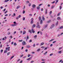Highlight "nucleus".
<instances>
[{"mask_svg":"<svg viewBox=\"0 0 63 63\" xmlns=\"http://www.w3.org/2000/svg\"><path fill=\"white\" fill-rule=\"evenodd\" d=\"M6 50H5L4 51V53H6L7 52V50H8V51H10V47H7L6 48Z\"/></svg>","mask_w":63,"mask_h":63,"instance_id":"f257e3e1","label":"nucleus"},{"mask_svg":"<svg viewBox=\"0 0 63 63\" xmlns=\"http://www.w3.org/2000/svg\"><path fill=\"white\" fill-rule=\"evenodd\" d=\"M36 27L37 28H40L41 27L40 26V25H39V22H37V23L36 24Z\"/></svg>","mask_w":63,"mask_h":63,"instance_id":"f03ea898","label":"nucleus"},{"mask_svg":"<svg viewBox=\"0 0 63 63\" xmlns=\"http://www.w3.org/2000/svg\"><path fill=\"white\" fill-rule=\"evenodd\" d=\"M54 27V24H53L51 25V26L50 27V28L51 29H52Z\"/></svg>","mask_w":63,"mask_h":63,"instance_id":"7ed1b4c3","label":"nucleus"},{"mask_svg":"<svg viewBox=\"0 0 63 63\" xmlns=\"http://www.w3.org/2000/svg\"><path fill=\"white\" fill-rule=\"evenodd\" d=\"M22 45L23 46H24L25 45H26V42L25 41H23L22 43Z\"/></svg>","mask_w":63,"mask_h":63,"instance_id":"20e7f679","label":"nucleus"},{"mask_svg":"<svg viewBox=\"0 0 63 63\" xmlns=\"http://www.w3.org/2000/svg\"><path fill=\"white\" fill-rule=\"evenodd\" d=\"M34 20V19L33 18H32L31 19V24H32L33 23V21Z\"/></svg>","mask_w":63,"mask_h":63,"instance_id":"39448f33","label":"nucleus"},{"mask_svg":"<svg viewBox=\"0 0 63 63\" xmlns=\"http://www.w3.org/2000/svg\"><path fill=\"white\" fill-rule=\"evenodd\" d=\"M36 7V5L35 4H33L32 5V7L33 8H35Z\"/></svg>","mask_w":63,"mask_h":63,"instance_id":"423d86ee","label":"nucleus"},{"mask_svg":"<svg viewBox=\"0 0 63 63\" xmlns=\"http://www.w3.org/2000/svg\"><path fill=\"white\" fill-rule=\"evenodd\" d=\"M40 9V7L38 6L37 7V9L39 10Z\"/></svg>","mask_w":63,"mask_h":63,"instance_id":"0eeeda50","label":"nucleus"},{"mask_svg":"<svg viewBox=\"0 0 63 63\" xmlns=\"http://www.w3.org/2000/svg\"><path fill=\"white\" fill-rule=\"evenodd\" d=\"M31 59H32V57H30L27 59V60H31Z\"/></svg>","mask_w":63,"mask_h":63,"instance_id":"6e6552de","label":"nucleus"},{"mask_svg":"<svg viewBox=\"0 0 63 63\" xmlns=\"http://www.w3.org/2000/svg\"><path fill=\"white\" fill-rule=\"evenodd\" d=\"M58 53H59L60 54H61L62 53V51L60 50L59 51H58Z\"/></svg>","mask_w":63,"mask_h":63,"instance_id":"1a4fd4ad","label":"nucleus"},{"mask_svg":"<svg viewBox=\"0 0 63 63\" xmlns=\"http://www.w3.org/2000/svg\"><path fill=\"white\" fill-rule=\"evenodd\" d=\"M29 39V36H28V35H27L26 40L27 41V40H28V39Z\"/></svg>","mask_w":63,"mask_h":63,"instance_id":"9d476101","label":"nucleus"},{"mask_svg":"<svg viewBox=\"0 0 63 63\" xmlns=\"http://www.w3.org/2000/svg\"><path fill=\"white\" fill-rule=\"evenodd\" d=\"M44 44H45L44 42H42L41 44L40 45L41 46H43V45H44Z\"/></svg>","mask_w":63,"mask_h":63,"instance_id":"9b49d317","label":"nucleus"},{"mask_svg":"<svg viewBox=\"0 0 63 63\" xmlns=\"http://www.w3.org/2000/svg\"><path fill=\"white\" fill-rule=\"evenodd\" d=\"M27 48H30L31 46H27L26 47Z\"/></svg>","mask_w":63,"mask_h":63,"instance_id":"f8f14e48","label":"nucleus"},{"mask_svg":"<svg viewBox=\"0 0 63 63\" xmlns=\"http://www.w3.org/2000/svg\"><path fill=\"white\" fill-rule=\"evenodd\" d=\"M57 19H58V20H61V18L60 17H58L57 18Z\"/></svg>","mask_w":63,"mask_h":63,"instance_id":"ddd939ff","label":"nucleus"},{"mask_svg":"<svg viewBox=\"0 0 63 63\" xmlns=\"http://www.w3.org/2000/svg\"><path fill=\"white\" fill-rule=\"evenodd\" d=\"M59 63L61 62L62 63H63V61H62V60H61L59 61Z\"/></svg>","mask_w":63,"mask_h":63,"instance_id":"4468645a","label":"nucleus"},{"mask_svg":"<svg viewBox=\"0 0 63 63\" xmlns=\"http://www.w3.org/2000/svg\"><path fill=\"white\" fill-rule=\"evenodd\" d=\"M29 32L30 33H32V31L30 30H29Z\"/></svg>","mask_w":63,"mask_h":63,"instance_id":"2eb2a0df","label":"nucleus"},{"mask_svg":"<svg viewBox=\"0 0 63 63\" xmlns=\"http://www.w3.org/2000/svg\"><path fill=\"white\" fill-rule=\"evenodd\" d=\"M35 26H36V24H34L33 25L32 27V28H34L35 27Z\"/></svg>","mask_w":63,"mask_h":63,"instance_id":"dca6fc26","label":"nucleus"},{"mask_svg":"<svg viewBox=\"0 0 63 63\" xmlns=\"http://www.w3.org/2000/svg\"><path fill=\"white\" fill-rule=\"evenodd\" d=\"M42 17L43 20H44L45 19V18H44V16H42Z\"/></svg>","mask_w":63,"mask_h":63,"instance_id":"f3484780","label":"nucleus"},{"mask_svg":"<svg viewBox=\"0 0 63 63\" xmlns=\"http://www.w3.org/2000/svg\"><path fill=\"white\" fill-rule=\"evenodd\" d=\"M25 33H26V31H24L23 32V34H25Z\"/></svg>","mask_w":63,"mask_h":63,"instance_id":"a211bd4d","label":"nucleus"},{"mask_svg":"<svg viewBox=\"0 0 63 63\" xmlns=\"http://www.w3.org/2000/svg\"><path fill=\"white\" fill-rule=\"evenodd\" d=\"M8 1H9V0H5L4 2H8Z\"/></svg>","mask_w":63,"mask_h":63,"instance_id":"6ab92c4d","label":"nucleus"},{"mask_svg":"<svg viewBox=\"0 0 63 63\" xmlns=\"http://www.w3.org/2000/svg\"><path fill=\"white\" fill-rule=\"evenodd\" d=\"M11 26H16V24H13L11 25Z\"/></svg>","mask_w":63,"mask_h":63,"instance_id":"aec40b11","label":"nucleus"},{"mask_svg":"<svg viewBox=\"0 0 63 63\" xmlns=\"http://www.w3.org/2000/svg\"><path fill=\"white\" fill-rule=\"evenodd\" d=\"M32 32L33 33H35V31L33 30V29H32Z\"/></svg>","mask_w":63,"mask_h":63,"instance_id":"412c9836","label":"nucleus"},{"mask_svg":"<svg viewBox=\"0 0 63 63\" xmlns=\"http://www.w3.org/2000/svg\"><path fill=\"white\" fill-rule=\"evenodd\" d=\"M40 24H42V23H43V20H41L40 21Z\"/></svg>","mask_w":63,"mask_h":63,"instance_id":"4be33fe9","label":"nucleus"},{"mask_svg":"<svg viewBox=\"0 0 63 63\" xmlns=\"http://www.w3.org/2000/svg\"><path fill=\"white\" fill-rule=\"evenodd\" d=\"M20 6H17V8H16V9H19V8H20Z\"/></svg>","mask_w":63,"mask_h":63,"instance_id":"5701e85b","label":"nucleus"},{"mask_svg":"<svg viewBox=\"0 0 63 63\" xmlns=\"http://www.w3.org/2000/svg\"><path fill=\"white\" fill-rule=\"evenodd\" d=\"M47 25H46L45 26H44V28H47Z\"/></svg>","mask_w":63,"mask_h":63,"instance_id":"b1692460","label":"nucleus"},{"mask_svg":"<svg viewBox=\"0 0 63 63\" xmlns=\"http://www.w3.org/2000/svg\"><path fill=\"white\" fill-rule=\"evenodd\" d=\"M63 28V26H62L60 27L59 29H62V28Z\"/></svg>","mask_w":63,"mask_h":63,"instance_id":"393cba45","label":"nucleus"},{"mask_svg":"<svg viewBox=\"0 0 63 63\" xmlns=\"http://www.w3.org/2000/svg\"><path fill=\"white\" fill-rule=\"evenodd\" d=\"M39 20H41V16H40L39 17Z\"/></svg>","mask_w":63,"mask_h":63,"instance_id":"a878e982","label":"nucleus"},{"mask_svg":"<svg viewBox=\"0 0 63 63\" xmlns=\"http://www.w3.org/2000/svg\"><path fill=\"white\" fill-rule=\"evenodd\" d=\"M58 21H57V23L55 24V25H56V26H57V25H58Z\"/></svg>","mask_w":63,"mask_h":63,"instance_id":"bb28decb","label":"nucleus"},{"mask_svg":"<svg viewBox=\"0 0 63 63\" xmlns=\"http://www.w3.org/2000/svg\"><path fill=\"white\" fill-rule=\"evenodd\" d=\"M10 53H11V52H9L8 53H7V55H9L10 54Z\"/></svg>","mask_w":63,"mask_h":63,"instance_id":"cd10ccee","label":"nucleus"},{"mask_svg":"<svg viewBox=\"0 0 63 63\" xmlns=\"http://www.w3.org/2000/svg\"><path fill=\"white\" fill-rule=\"evenodd\" d=\"M55 7V6L53 5L52 6V7L51 8V9H53V8Z\"/></svg>","mask_w":63,"mask_h":63,"instance_id":"c85d7f7f","label":"nucleus"},{"mask_svg":"<svg viewBox=\"0 0 63 63\" xmlns=\"http://www.w3.org/2000/svg\"><path fill=\"white\" fill-rule=\"evenodd\" d=\"M14 46H16V45H17V44H16V43L15 42L14 44Z\"/></svg>","mask_w":63,"mask_h":63,"instance_id":"c756f323","label":"nucleus"},{"mask_svg":"<svg viewBox=\"0 0 63 63\" xmlns=\"http://www.w3.org/2000/svg\"><path fill=\"white\" fill-rule=\"evenodd\" d=\"M60 12H59L57 15V16H59L60 15Z\"/></svg>","mask_w":63,"mask_h":63,"instance_id":"7c9ffc66","label":"nucleus"},{"mask_svg":"<svg viewBox=\"0 0 63 63\" xmlns=\"http://www.w3.org/2000/svg\"><path fill=\"white\" fill-rule=\"evenodd\" d=\"M8 35H10V34H11V33H10V32H8L7 33Z\"/></svg>","mask_w":63,"mask_h":63,"instance_id":"2f4dec72","label":"nucleus"},{"mask_svg":"<svg viewBox=\"0 0 63 63\" xmlns=\"http://www.w3.org/2000/svg\"><path fill=\"white\" fill-rule=\"evenodd\" d=\"M30 56H31V54H29L28 55V57H30Z\"/></svg>","mask_w":63,"mask_h":63,"instance_id":"473e14b6","label":"nucleus"},{"mask_svg":"<svg viewBox=\"0 0 63 63\" xmlns=\"http://www.w3.org/2000/svg\"><path fill=\"white\" fill-rule=\"evenodd\" d=\"M23 41V40H19V41L20 42H21Z\"/></svg>","mask_w":63,"mask_h":63,"instance_id":"72a5a7b5","label":"nucleus"},{"mask_svg":"<svg viewBox=\"0 0 63 63\" xmlns=\"http://www.w3.org/2000/svg\"><path fill=\"white\" fill-rule=\"evenodd\" d=\"M14 57V56H12L11 57L10 59H13V58Z\"/></svg>","mask_w":63,"mask_h":63,"instance_id":"f704fd0d","label":"nucleus"},{"mask_svg":"<svg viewBox=\"0 0 63 63\" xmlns=\"http://www.w3.org/2000/svg\"><path fill=\"white\" fill-rule=\"evenodd\" d=\"M62 9V6H60V10H61Z\"/></svg>","mask_w":63,"mask_h":63,"instance_id":"c9c22d12","label":"nucleus"},{"mask_svg":"<svg viewBox=\"0 0 63 63\" xmlns=\"http://www.w3.org/2000/svg\"><path fill=\"white\" fill-rule=\"evenodd\" d=\"M40 48H39L37 50V51H39L40 50Z\"/></svg>","mask_w":63,"mask_h":63,"instance_id":"e433bc0d","label":"nucleus"},{"mask_svg":"<svg viewBox=\"0 0 63 63\" xmlns=\"http://www.w3.org/2000/svg\"><path fill=\"white\" fill-rule=\"evenodd\" d=\"M58 2V0H57L55 2V4L56 5V4H57V3Z\"/></svg>","mask_w":63,"mask_h":63,"instance_id":"4c0bfd02","label":"nucleus"},{"mask_svg":"<svg viewBox=\"0 0 63 63\" xmlns=\"http://www.w3.org/2000/svg\"><path fill=\"white\" fill-rule=\"evenodd\" d=\"M3 51V49H1V53H2Z\"/></svg>","mask_w":63,"mask_h":63,"instance_id":"58836bf2","label":"nucleus"},{"mask_svg":"<svg viewBox=\"0 0 63 63\" xmlns=\"http://www.w3.org/2000/svg\"><path fill=\"white\" fill-rule=\"evenodd\" d=\"M23 55H22L20 56V58H21V57H23Z\"/></svg>","mask_w":63,"mask_h":63,"instance_id":"ea45409f","label":"nucleus"},{"mask_svg":"<svg viewBox=\"0 0 63 63\" xmlns=\"http://www.w3.org/2000/svg\"><path fill=\"white\" fill-rule=\"evenodd\" d=\"M47 51H46V52L45 53H44V55H46V54H47Z\"/></svg>","mask_w":63,"mask_h":63,"instance_id":"a19ab883","label":"nucleus"},{"mask_svg":"<svg viewBox=\"0 0 63 63\" xmlns=\"http://www.w3.org/2000/svg\"><path fill=\"white\" fill-rule=\"evenodd\" d=\"M53 40H54V39H52L51 40H50L49 41V42H51V41H53Z\"/></svg>","mask_w":63,"mask_h":63,"instance_id":"79ce46f5","label":"nucleus"},{"mask_svg":"<svg viewBox=\"0 0 63 63\" xmlns=\"http://www.w3.org/2000/svg\"><path fill=\"white\" fill-rule=\"evenodd\" d=\"M32 42V40H30L29 41V43H31V42Z\"/></svg>","mask_w":63,"mask_h":63,"instance_id":"37998d69","label":"nucleus"},{"mask_svg":"<svg viewBox=\"0 0 63 63\" xmlns=\"http://www.w3.org/2000/svg\"><path fill=\"white\" fill-rule=\"evenodd\" d=\"M25 17H24L23 18V20H25Z\"/></svg>","mask_w":63,"mask_h":63,"instance_id":"c03bdc74","label":"nucleus"},{"mask_svg":"<svg viewBox=\"0 0 63 63\" xmlns=\"http://www.w3.org/2000/svg\"><path fill=\"white\" fill-rule=\"evenodd\" d=\"M56 42V41H53V42L52 43L53 44H54V43H55Z\"/></svg>","mask_w":63,"mask_h":63,"instance_id":"a18cd8bd","label":"nucleus"},{"mask_svg":"<svg viewBox=\"0 0 63 63\" xmlns=\"http://www.w3.org/2000/svg\"><path fill=\"white\" fill-rule=\"evenodd\" d=\"M21 15H19L18 16V17L19 18H20V17H21Z\"/></svg>","mask_w":63,"mask_h":63,"instance_id":"49530a36","label":"nucleus"},{"mask_svg":"<svg viewBox=\"0 0 63 63\" xmlns=\"http://www.w3.org/2000/svg\"><path fill=\"white\" fill-rule=\"evenodd\" d=\"M62 48V47H60L59 48V50H60V49H61Z\"/></svg>","mask_w":63,"mask_h":63,"instance_id":"de8ad7c7","label":"nucleus"},{"mask_svg":"<svg viewBox=\"0 0 63 63\" xmlns=\"http://www.w3.org/2000/svg\"><path fill=\"white\" fill-rule=\"evenodd\" d=\"M41 5H43V3L39 5V6H41Z\"/></svg>","mask_w":63,"mask_h":63,"instance_id":"09e8293b","label":"nucleus"},{"mask_svg":"<svg viewBox=\"0 0 63 63\" xmlns=\"http://www.w3.org/2000/svg\"><path fill=\"white\" fill-rule=\"evenodd\" d=\"M19 17H18L17 16V17H16V19H19Z\"/></svg>","mask_w":63,"mask_h":63,"instance_id":"8fccbe9b","label":"nucleus"},{"mask_svg":"<svg viewBox=\"0 0 63 63\" xmlns=\"http://www.w3.org/2000/svg\"><path fill=\"white\" fill-rule=\"evenodd\" d=\"M26 3H29V1H26Z\"/></svg>","mask_w":63,"mask_h":63,"instance_id":"3c124183","label":"nucleus"},{"mask_svg":"<svg viewBox=\"0 0 63 63\" xmlns=\"http://www.w3.org/2000/svg\"><path fill=\"white\" fill-rule=\"evenodd\" d=\"M31 3H29V7L31 6Z\"/></svg>","mask_w":63,"mask_h":63,"instance_id":"603ef678","label":"nucleus"},{"mask_svg":"<svg viewBox=\"0 0 63 63\" xmlns=\"http://www.w3.org/2000/svg\"><path fill=\"white\" fill-rule=\"evenodd\" d=\"M51 14H52V11H50V12L49 15H50Z\"/></svg>","mask_w":63,"mask_h":63,"instance_id":"864d4df0","label":"nucleus"},{"mask_svg":"<svg viewBox=\"0 0 63 63\" xmlns=\"http://www.w3.org/2000/svg\"><path fill=\"white\" fill-rule=\"evenodd\" d=\"M6 9H4L3 10V12H5V11H6Z\"/></svg>","mask_w":63,"mask_h":63,"instance_id":"5fc2aeb1","label":"nucleus"},{"mask_svg":"<svg viewBox=\"0 0 63 63\" xmlns=\"http://www.w3.org/2000/svg\"><path fill=\"white\" fill-rule=\"evenodd\" d=\"M34 62V61H32L31 62V63H33V62Z\"/></svg>","mask_w":63,"mask_h":63,"instance_id":"6e6d98bb","label":"nucleus"},{"mask_svg":"<svg viewBox=\"0 0 63 63\" xmlns=\"http://www.w3.org/2000/svg\"><path fill=\"white\" fill-rule=\"evenodd\" d=\"M37 37V35H35L34 36V38H36V37Z\"/></svg>","mask_w":63,"mask_h":63,"instance_id":"4d7b16f0","label":"nucleus"},{"mask_svg":"<svg viewBox=\"0 0 63 63\" xmlns=\"http://www.w3.org/2000/svg\"><path fill=\"white\" fill-rule=\"evenodd\" d=\"M50 21H51L50 20H49V21H47V22L48 23H49V22H50Z\"/></svg>","mask_w":63,"mask_h":63,"instance_id":"13d9d810","label":"nucleus"},{"mask_svg":"<svg viewBox=\"0 0 63 63\" xmlns=\"http://www.w3.org/2000/svg\"><path fill=\"white\" fill-rule=\"evenodd\" d=\"M29 15L30 16H32V14H30Z\"/></svg>","mask_w":63,"mask_h":63,"instance_id":"bf43d9fd","label":"nucleus"},{"mask_svg":"<svg viewBox=\"0 0 63 63\" xmlns=\"http://www.w3.org/2000/svg\"><path fill=\"white\" fill-rule=\"evenodd\" d=\"M25 51L26 52H27V51H28V49H26Z\"/></svg>","mask_w":63,"mask_h":63,"instance_id":"052dcab7","label":"nucleus"},{"mask_svg":"<svg viewBox=\"0 0 63 63\" xmlns=\"http://www.w3.org/2000/svg\"><path fill=\"white\" fill-rule=\"evenodd\" d=\"M8 12V10H7L6 11H5V14H6Z\"/></svg>","mask_w":63,"mask_h":63,"instance_id":"680f3d73","label":"nucleus"},{"mask_svg":"<svg viewBox=\"0 0 63 63\" xmlns=\"http://www.w3.org/2000/svg\"><path fill=\"white\" fill-rule=\"evenodd\" d=\"M47 47H46L44 49H45V50H47Z\"/></svg>","mask_w":63,"mask_h":63,"instance_id":"e2e57ef3","label":"nucleus"},{"mask_svg":"<svg viewBox=\"0 0 63 63\" xmlns=\"http://www.w3.org/2000/svg\"><path fill=\"white\" fill-rule=\"evenodd\" d=\"M14 23L15 24H16V21H15L14 22Z\"/></svg>","mask_w":63,"mask_h":63,"instance_id":"0e129e2a","label":"nucleus"},{"mask_svg":"<svg viewBox=\"0 0 63 63\" xmlns=\"http://www.w3.org/2000/svg\"><path fill=\"white\" fill-rule=\"evenodd\" d=\"M53 55V54L51 53L50 55V56H51V55Z\"/></svg>","mask_w":63,"mask_h":63,"instance_id":"69168bd1","label":"nucleus"},{"mask_svg":"<svg viewBox=\"0 0 63 63\" xmlns=\"http://www.w3.org/2000/svg\"><path fill=\"white\" fill-rule=\"evenodd\" d=\"M22 62H23V61H20V63H22Z\"/></svg>","mask_w":63,"mask_h":63,"instance_id":"338daca9","label":"nucleus"},{"mask_svg":"<svg viewBox=\"0 0 63 63\" xmlns=\"http://www.w3.org/2000/svg\"><path fill=\"white\" fill-rule=\"evenodd\" d=\"M5 40V38H2V40H3V41H4Z\"/></svg>","mask_w":63,"mask_h":63,"instance_id":"774afa93","label":"nucleus"}]
</instances>
